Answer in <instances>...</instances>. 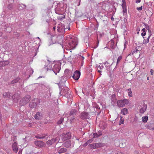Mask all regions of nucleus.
<instances>
[{
    "mask_svg": "<svg viewBox=\"0 0 154 154\" xmlns=\"http://www.w3.org/2000/svg\"><path fill=\"white\" fill-rule=\"evenodd\" d=\"M63 5L62 3L58 4L56 6L55 9V12L57 14H62L61 18L59 17L58 18L60 19H63L65 17L64 15H63L64 9L63 8Z\"/></svg>",
    "mask_w": 154,
    "mask_h": 154,
    "instance_id": "obj_1",
    "label": "nucleus"
},
{
    "mask_svg": "<svg viewBox=\"0 0 154 154\" xmlns=\"http://www.w3.org/2000/svg\"><path fill=\"white\" fill-rule=\"evenodd\" d=\"M129 101L127 99H124L118 100L117 101V105L119 107H123L125 106V105L128 104L129 103Z\"/></svg>",
    "mask_w": 154,
    "mask_h": 154,
    "instance_id": "obj_2",
    "label": "nucleus"
},
{
    "mask_svg": "<svg viewBox=\"0 0 154 154\" xmlns=\"http://www.w3.org/2000/svg\"><path fill=\"white\" fill-rule=\"evenodd\" d=\"M77 43L76 40L75 39L73 40H72L71 41L69 42L68 45L66 47V49L68 50V48H69L70 49H73L77 45ZM69 50V49H68Z\"/></svg>",
    "mask_w": 154,
    "mask_h": 154,
    "instance_id": "obj_3",
    "label": "nucleus"
},
{
    "mask_svg": "<svg viewBox=\"0 0 154 154\" xmlns=\"http://www.w3.org/2000/svg\"><path fill=\"white\" fill-rule=\"evenodd\" d=\"M61 64L60 62H58L54 65L53 70L56 75H57V73H58L60 70Z\"/></svg>",
    "mask_w": 154,
    "mask_h": 154,
    "instance_id": "obj_4",
    "label": "nucleus"
},
{
    "mask_svg": "<svg viewBox=\"0 0 154 154\" xmlns=\"http://www.w3.org/2000/svg\"><path fill=\"white\" fill-rule=\"evenodd\" d=\"M71 137L70 132L67 133L66 134H63L62 135V139L63 141H65L69 139Z\"/></svg>",
    "mask_w": 154,
    "mask_h": 154,
    "instance_id": "obj_5",
    "label": "nucleus"
},
{
    "mask_svg": "<svg viewBox=\"0 0 154 154\" xmlns=\"http://www.w3.org/2000/svg\"><path fill=\"white\" fill-rule=\"evenodd\" d=\"M60 140V137H57L56 138H53L51 140H48L46 142V143L47 145L50 146L52 144H53L56 142Z\"/></svg>",
    "mask_w": 154,
    "mask_h": 154,
    "instance_id": "obj_6",
    "label": "nucleus"
},
{
    "mask_svg": "<svg viewBox=\"0 0 154 154\" xmlns=\"http://www.w3.org/2000/svg\"><path fill=\"white\" fill-rule=\"evenodd\" d=\"M52 62H50L49 60H48L47 63L45 65V69L47 71L53 70V68L52 67Z\"/></svg>",
    "mask_w": 154,
    "mask_h": 154,
    "instance_id": "obj_7",
    "label": "nucleus"
},
{
    "mask_svg": "<svg viewBox=\"0 0 154 154\" xmlns=\"http://www.w3.org/2000/svg\"><path fill=\"white\" fill-rule=\"evenodd\" d=\"M35 145L38 147H42L45 146V143L41 141H37L35 142Z\"/></svg>",
    "mask_w": 154,
    "mask_h": 154,
    "instance_id": "obj_8",
    "label": "nucleus"
},
{
    "mask_svg": "<svg viewBox=\"0 0 154 154\" xmlns=\"http://www.w3.org/2000/svg\"><path fill=\"white\" fill-rule=\"evenodd\" d=\"M80 75V72L79 71H76L74 72L72 77L74 79L77 80L79 79Z\"/></svg>",
    "mask_w": 154,
    "mask_h": 154,
    "instance_id": "obj_9",
    "label": "nucleus"
},
{
    "mask_svg": "<svg viewBox=\"0 0 154 154\" xmlns=\"http://www.w3.org/2000/svg\"><path fill=\"white\" fill-rule=\"evenodd\" d=\"M64 25L62 23L59 24L57 26V30L59 32H63L65 30Z\"/></svg>",
    "mask_w": 154,
    "mask_h": 154,
    "instance_id": "obj_10",
    "label": "nucleus"
},
{
    "mask_svg": "<svg viewBox=\"0 0 154 154\" xmlns=\"http://www.w3.org/2000/svg\"><path fill=\"white\" fill-rule=\"evenodd\" d=\"M146 127L149 129L154 130V124L153 123L147 124L146 125Z\"/></svg>",
    "mask_w": 154,
    "mask_h": 154,
    "instance_id": "obj_11",
    "label": "nucleus"
},
{
    "mask_svg": "<svg viewBox=\"0 0 154 154\" xmlns=\"http://www.w3.org/2000/svg\"><path fill=\"white\" fill-rule=\"evenodd\" d=\"M12 147L13 151L17 153L18 150V148L17 146V143L16 142H14V143L12 144Z\"/></svg>",
    "mask_w": 154,
    "mask_h": 154,
    "instance_id": "obj_12",
    "label": "nucleus"
},
{
    "mask_svg": "<svg viewBox=\"0 0 154 154\" xmlns=\"http://www.w3.org/2000/svg\"><path fill=\"white\" fill-rule=\"evenodd\" d=\"M101 146V144L100 143H96L90 145V147L92 149H95L100 147Z\"/></svg>",
    "mask_w": 154,
    "mask_h": 154,
    "instance_id": "obj_13",
    "label": "nucleus"
},
{
    "mask_svg": "<svg viewBox=\"0 0 154 154\" xmlns=\"http://www.w3.org/2000/svg\"><path fill=\"white\" fill-rule=\"evenodd\" d=\"M122 2L123 3L122 4V6L123 9V13L124 14L127 12V10L126 8V6L125 2V1L124 0H123Z\"/></svg>",
    "mask_w": 154,
    "mask_h": 154,
    "instance_id": "obj_14",
    "label": "nucleus"
},
{
    "mask_svg": "<svg viewBox=\"0 0 154 154\" xmlns=\"http://www.w3.org/2000/svg\"><path fill=\"white\" fill-rule=\"evenodd\" d=\"M81 117L82 119H85L89 118L88 114L87 113L84 112L81 114Z\"/></svg>",
    "mask_w": 154,
    "mask_h": 154,
    "instance_id": "obj_15",
    "label": "nucleus"
},
{
    "mask_svg": "<svg viewBox=\"0 0 154 154\" xmlns=\"http://www.w3.org/2000/svg\"><path fill=\"white\" fill-rule=\"evenodd\" d=\"M42 117V114L41 113L37 112L35 116V118L36 119L39 120Z\"/></svg>",
    "mask_w": 154,
    "mask_h": 154,
    "instance_id": "obj_16",
    "label": "nucleus"
},
{
    "mask_svg": "<svg viewBox=\"0 0 154 154\" xmlns=\"http://www.w3.org/2000/svg\"><path fill=\"white\" fill-rule=\"evenodd\" d=\"M128 112V110L127 108H124L122 109L121 110V113L123 115H127Z\"/></svg>",
    "mask_w": 154,
    "mask_h": 154,
    "instance_id": "obj_17",
    "label": "nucleus"
},
{
    "mask_svg": "<svg viewBox=\"0 0 154 154\" xmlns=\"http://www.w3.org/2000/svg\"><path fill=\"white\" fill-rule=\"evenodd\" d=\"M97 68L98 71L99 73H100L101 72V71L100 70L104 68L103 65L102 64L97 65Z\"/></svg>",
    "mask_w": 154,
    "mask_h": 154,
    "instance_id": "obj_18",
    "label": "nucleus"
},
{
    "mask_svg": "<svg viewBox=\"0 0 154 154\" xmlns=\"http://www.w3.org/2000/svg\"><path fill=\"white\" fill-rule=\"evenodd\" d=\"M147 108L146 105H144L142 107L140 110V112L141 113H143L146 111Z\"/></svg>",
    "mask_w": 154,
    "mask_h": 154,
    "instance_id": "obj_19",
    "label": "nucleus"
},
{
    "mask_svg": "<svg viewBox=\"0 0 154 154\" xmlns=\"http://www.w3.org/2000/svg\"><path fill=\"white\" fill-rule=\"evenodd\" d=\"M9 63L8 61H0V67L8 65Z\"/></svg>",
    "mask_w": 154,
    "mask_h": 154,
    "instance_id": "obj_20",
    "label": "nucleus"
},
{
    "mask_svg": "<svg viewBox=\"0 0 154 154\" xmlns=\"http://www.w3.org/2000/svg\"><path fill=\"white\" fill-rule=\"evenodd\" d=\"M69 91H64V93L65 94V96L66 97H67V98H71L72 97V96L71 95H70L69 93Z\"/></svg>",
    "mask_w": 154,
    "mask_h": 154,
    "instance_id": "obj_21",
    "label": "nucleus"
},
{
    "mask_svg": "<svg viewBox=\"0 0 154 154\" xmlns=\"http://www.w3.org/2000/svg\"><path fill=\"white\" fill-rule=\"evenodd\" d=\"M3 96L5 98H9L11 96V93L9 92L4 93L3 94Z\"/></svg>",
    "mask_w": 154,
    "mask_h": 154,
    "instance_id": "obj_22",
    "label": "nucleus"
},
{
    "mask_svg": "<svg viewBox=\"0 0 154 154\" xmlns=\"http://www.w3.org/2000/svg\"><path fill=\"white\" fill-rule=\"evenodd\" d=\"M46 136L47 135L46 134H42L38 135L37 136H35V137L37 138L43 139L45 138Z\"/></svg>",
    "mask_w": 154,
    "mask_h": 154,
    "instance_id": "obj_23",
    "label": "nucleus"
},
{
    "mask_svg": "<svg viewBox=\"0 0 154 154\" xmlns=\"http://www.w3.org/2000/svg\"><path fill=\"white\" fill-rule=\"evenodd\" d=\"M112 105H114L116 100L115 95H112Z\"/></svg>",
    "mask_w": 154,
    "mask_h": 154,
    "instance_id": "obj_24",
    "label": "nucleus"
},
{
    "mask_svg": "<svg viewBox=\"0 0 154 154\" xmlns=\"http://www.w3.org/2000/svg\"><path fill=\"white\" fill-rule=\"evenodd\" d=\"M64 146L66 147H69L71 146L70 142L69 141H66L64 143Z\"/></svg>",
    "mask_w": 154,
    "mask_h": 154,
    "instance_id": "obj_25",
    "label": "nucleus"
},
{
    "mask_svg": "<svg viewBox=\"0 0 154 154\" xmlns=\"http://www.w3.org/2000/svg\"><path fill=\"white\" fill-rule=\"evenodd\" d=\"M66 151V149L64 148H61L58 151V153L60 154Z\"/></svg>",
    "mask_w": 154,
    "mask_h": 154,
    "instance_id": "obj_26",
    "label": "nucleus"
},
{
    "mask_svg": "<svg viewBox=\"0 0 154 154\" xmlns=\"http://www.w3.org/2000/svg\"><path fill=\"white\" fill-rule=\"evenodd\" d=\"M128 95L130 97H132L133 96V94H132V92L131 91V88H129L128 89Z\"/></svg>",
    "mask_w": 154,
    "mask_h": 154,
    "instance_id": "obj_27",
    "label": "nucleus"
},
{
    "mask_svg": "<svg viewBox=\"0 0 154 154\" xmlns=\"http://www.w3.org/2000/svg\"><path fill=\"white\" fill-rule=\"evenodd\" d=\"M148 119V117L147 116H143L142 118V121L144 123H146Z\"/></svg>",
    "mask_w": 154,
    "mask_h": 154,
    "instance_id": "obj_28",
    "label": "nucleus"
},
{
    "mask_svg": "<svg viewBox=\"0 0 154 154\" xmlns=\"http://www.w3.org/2000/svg\"><path fill=\"white\" fill-rule=\"evenodd\" d=\"M92 141V140H88L85 143H84L83 145V146H86L87 145H88V144H89V143H91Z\"/></svg>",
    "mask_w": 154,
    "mask_h": 154,
    "instance_id": "obj_29",
    "label": "nucleus"
},
{
    "mask_svg": "<svg viewBox=\"0 0 154 154\" xmlns=\"http://www.w3.org/2000/svg\"><path fill=\"white\" fill-rule=\"evenodd\" d=\"M120 120L119 124L120 125L121 124H123L124 122V119L123 118V117L122 116H120Z\"/></svg>",
    "mask_w": 154,
    "mask_h": 154,
    "instance_id": "obj_30",
    "label": "nucleus"
},
{
    "mask_svg": "<svg viewBox=\"0 0 154 154\" xmlns=\"http://www.w3.org/2000/svg\"><path fill=\"white\" fill-rule=\"evenodd\" d=\"M102 134L101 133H100L99 135L97 134V133H94L93 134V137H97L99 136H100V135Z\"/></svg>",
    "mask_w": 154,
    "mask_h": 154,
    "instance_id": "obj_31",
    "label": "nucleus"
},
{
    "mask_svg": "<svg viewBox=\"0 0 154 154\" xmlns=\"http://www.w3.org/2000/svg\"><path fill=\"white\" fill-rule=\"evenodd\" d=\"M145 29L143 28L142 29V31L143 32L141 33V35L142 36H144L146 35V32H145Z\"/></svg>",
    "mask_w": 154,
    "mask_h": 154,
    "instance_id": "obj_32",
    "label": "nucleus"
},
{
    "mask_svg": "<svg viewBox=\"0 0 154 154\" xmlns=\"http://www.w3.org/2000/svg\"><path fill=\"white\" fill-rule=\"evenodd\" d=\"M52 38L51 39H50V40H49V43H48V45L49 46H50L51 45L55 43H56V42H53L52 41Z\"/></svg>",
    "mask_w": 154,
    "mask_h": 154,
    "instance_id": "obj_33",
    "label": "nucleus"
},
{
    "mask_svg": "<svg viewBox=\"0 0 154 154\" xmlns=\"http://www.w3.org/2000/svg\"><path fill=\"white\" fill-rule=\"evenodd\" d=\"M19 80V79L18 78H16L12 80L11 82V84H14L17 82Z\"/></svg>",
    "mask_w": 154,
    "mask_h": 154,
    "instance_id": "obj_34",
    "label": "nucleus"
},
{
    "mask_svg": "<svg viewBox=\"0 0 154 154\" xmlns=\"http://www.w3.org/2000/svg\"><path fill=\"white\" fill-rule=\"evenodd\" d=\"M36 105L35 103H30L29 104V106L32 108H34Z\"/></svg>",
    "mask_w": 154,
    "mask_h": 154,
    "instance_id": "obj_35",
    "label": "nucleus"
},
{
    "mask_svg": "<svg viewBox=\"0 0 154 154\" xmlns=\"http://www.w3.org/2000/svg\"><path fill=\"white\" fill-rule=\"evenodd\" d=\"M76 112V110L75 109H73L71 111L70 113V116L74 115L75 114Z\"/></svg>",
    "mask_w": 154,
    "mask_h": 154,
    "instance_id": "obj_36",
    "label": "nucleus"
},
{
    "mask_svg": "<svg viewBox=\"0 0 154 154\" xmlns=\"http://www.w3.org/2000/svg\"><path fill=\"white\" fill-rule=\"evenodd\" d=\"M146 28L148 30L149 32V36H151L152 35V32L151 30L149 29V27H146Z\"/></svg>",
    "mask_w": 154,
    "mask_h": 154,
    "instance_id": "obj_37",
    "label": "nucleus"
},
{
    "mask_svg": "<svg viewBox=\"0 0 154 154\" xmlns=\"http://www.w3.org/2000/svg\"><path fill=\"white\" fill-rule=\"evenodd\" d=\"M63 121V118H60L59 120L57 122L58 124H61Z\"/></svg>",
    "mask_w": 154,
    "mask_h": 154,
    "instance_id": "obj_38",
    "label": "nucleus"
},
{
    "mask_svg": "<svg viewBox=\"0 0 154 154\" xmlns=\"http://www.w3.org/2000/svg\"><path fill=\"white\" fill-rule=\"evenodd\" d=\"M122 59V57L121 56H119L118 59H117V63L118 64L119 63V62L120 60H121Z\"/></svg>",
    "mask_w": 154,
    "mask_h": 154,
    "instance_id": "obj_39",
    "label": "nucleus"
},
{
    "mask_svg": "<svg viewBox=\"0 0 154 154\" xmlns=\"http://www.w3.org/2000/svg\"><path fill=\"white\" fill-rule=\"evenodd\" d=\"M71 117V119H70V122L71 123H72L73 120L74 119V117L73 116V115L72 116H70Z\"/></svg>",
    "mask_w": 154,
    "mask_h": 154,
    "instance_id": "obj_40",
    "label": "nucleus"
},
{
    "mask_svg": "<svg viewBox=\"0 0 154 154\" xmlns=\"http://www.w3.org/2000/svg\"><path fill=\"white\" fill-rule=\"evenodd\" d=\"M138 51V50L137 49H135L134 50L132 51L131 53L132 54H133L135 53H137V51Z\"/></svg>",
    "mask_w": 154,
    "mask_h": 154,
    "instance_id": "obj_41",
    "label": "nucleus"
},
{
    "mask_svg": "<svg viewBox=\"0 0 154 154\" xmlns=\"http://www.w3.org/2000/svg\"><path fill=\"white\" fill-rule=\"evenodd\" d=\"M148 42V40H147L146 39H144L143 40V44H146V43H147Z\"/></svg>",
    "mask_w": 154,
    "mask_h": 154,
    "instance_id": "obj_42",
    "label": "nucleus"
},
{
    "mask_svg": "<svg viewBox=\"0 0 154 154\" xmlns=\"http://www.w3.org/2000/svg\"><path fill=\"white\" fill-rule=\"evenodd\" d=\"M94 107L95 108L97 109H100L99 106L97 104H96L95 105V106Z\"/></svg>",
    "mask_w": 154,
    "mask_h": 154,
    "instance_id": "obj_43",
    "label": "nucleus"
},
{
    "mask_svg": "<svg viewBox=\"0 0 154 154\" xmlns=\"http://www.w3.org/2000/svg\"><path fill=\"white\" fill-rule=\"evenodd\" d=\"M142 9V6H141L140 7L137 8V9L138 11L141 10Z\"/></svg>",
    "mask_w": 154,
    "mask_h": 154,
    "instance_id": "obj_44",
    "label": "nucleus"
},
{
    "mask_svg": "<svg viewBox=\"0 0 154 154\" xmlns=\"http://www.w3.org/2000/svg\"><path fill=\"white\" fill-rule=\"evenodd\" d=\"M154 71L152 69H151L150 70V72L151 73V75H152L153 74Z\"/></svg>",
    "mask_w": 154,
    "mask_h": 154,
    "instance_id": "obj_45",
    "label": "nucleus"
},
{
    "mask_svg": "<svg viewBox=\"0 0 154 154\" xmlns=\"http://www.w3.org/2000/svg\"><path fill=\"white\" fill-rule=\"evenodd\" d=\"M61 79H63V82H65L66 81V78H65V79H64V78H63V77H61Z\"/></svg>",
    "mask_w": 154,
    "mask_h": 154,
    "instance_id": "obj_46",
    "label": "nucleus"
},
{
    "mask_svg": "<svg viewBox=\"0 0 154 154\" xmlns=\"http://www.w3.org/2000/svg\"><path fill=\"white\" fill-rule=\"evenodd\" d=\"M140 2V0H137L136 1V3H139Z\"/></svg>",
    "mask_w": 154,
    "mask_h": 154,
    "instance_id": "obj_47",
    "label": "nucleus"
},
{
    "mask_svg": "<svg viewBox=\"0 0 154 154\" xmlns=\"http://www.w3.org/2000/svg\"><path fill=\"white\" fill-rule=\"evenodd\" d=\"M151 36H149L148 38H147V40H148V42H149V39L150 38V37Z\"/></svg>",
    "mask_w": 154,
    "mask_h": 154,
    "instance_id": "obj_48",
    "label": "nucleus"
},
{
    "mask_svg": "<svg viewBox=\"0 0 154 154\" xmlns=\"http://www.w3.org/2000/svg\"><path fill=\"white\" fill-rule=\"evenodd\" d=\"M2 35V32H0V37Z\"/></svg>",
    "mask_w": 154,
    "mask_h": 154,
    "instance_id": "obj_49",
    "label": "nucleus"
},
{
    "mask_svg": "<svg viewBox=\"0 0 154 154\" xmlns=\"http://www.w3.org/2000/svg\"><path fill=\"white\" fill-rule=\"evenodd\" d=\"M108 63L107 62H106L105 63H104V64L105 65H106V64H108Z\"/></svg>",
    "mask_w": 154,
    "mask_h": 154,
    "instance_id": "obj_50",
    "label": "nucleus"
},
{
    "mask_svg": "<svg viewBox=\"0 0 154 154\" xmlns=\"http://www.w3.org/2000/svg\"><path fill=\"white\" fill-rule=\"evenodd\" d=\"M98 45H97L96 47H94V48H96L97 47V46H98Z\"/></svg>",
    "mask_w": 154,
    "mask_h": 154,
    "instance_id": "obj_51",
    "label": "nucleus"
},
{
    "mask_svg": "<svg viewBox=\"0 0 154 154\" xmlns=\"http://www.w3.org/2000/svg\"><path fill=\"white\" fill-rule=\"evenodd\" d=\"M111 20H114V18H113V17H112L111 18Z\"/></svg>",
    "mask_w": 154,
    "mask_h": 154,
    "instance_id": "obj_52",
    "label": "nucleus"
},
{
    "mask_svg": "<svg viewBox=\"0 0 154 154\" xmlns=\"http://www.w3.org/2000/svg\"><path fill=\"white\" fill-rule=\"evenodd\" d=\"M53 29H54V30H55V26L53 27Z\"/></svg>",
    "mask_w": 154,
    "mask_h": 154,
    "instance_id": "obj_53",
    "label": "nucleus"
},
{
    "mask_svg": "<svg viewBox=\"0 0 154 154\" xmlns=\"http://www.w3.org/2000/svg\"><path fill=\"white\" fill-rule=\"evenodd\" d=\"M15 96H13V97H12V98L13 99H15Z\"/></svg>",
    "mask_w": 154,
    "mask_h": 154,
    "instance_id": "obj_54",
    "label": "nucleus"
},
{
    "mask_svg": "<svg viewBox=\"0 0 154 154\" xmlns=\"http://www.w3.org/2000/svg\"><path fill=\"white\" fill-rule=\"evenodd\" d=\"M37 38H38V39H39V40H40V41H41V40L40 39V38H39V37H38Z\"/></svg>",
    "mask_w": 154,
    "mask_h": 154,
    "instance_id": "obj_55",
    "label": "nucleus"
},
{
    "mask_svg": "<svg viewBox=\"0 0 154 154\" xmlns=\"http://www.w3.org/2000/svg\"><path fill=\"white\" fill-rule=\"evenodd\" d=\"M140 29H139V28H138V29H137V30H138V31H140Z\"/></svg>",
    "mask_w": 154,
    "mask_h": 154,
    "instance_id": "obj_56",
    "label": "nucleus"
},
{
    "mask_svg": "<svg viewBox=\"0 0 154 154\" xmlns=\"http://www.w3.org/2000/svg\"><path fill=\"white\" fill-rule=\"evenodd\" d=\"M68 30H70V27L69 28Z\"/></svg>",
    "mask_w": 154,
    "mask_h": 154,
    "instance_id": "obj_57",
    "label": "nucleus"
},
{
    "mask_svg": "<svg viewBox=\"0 0 154 154\" xmlns=\"http://www.w3.org/2000/svg\"><path fill=\"white\" fill-rule=\"evenodd\" d=\"M26 102H24V103H23V105L24 104H26Z\"/></svg>",
    "mask_w": 154,
    "mask_h": 154,
    "instance_id": "obj_58",
    "label": "nucleus"
},
{
    "mask_svg": "<svg viewBox=\"0 0 154 154\" xmlns=\"http://www.w3.org/2000/svg\"><path fill=\"white\" fill-rule=\"evenodd\" d=\"M148 79H149V78H148H148H147V80H148Z\"/></svg>",
    "mask_w": 154,
    "mask_h": 154,
    "instance_id": "obj_59",
    "label": "nucleus"
},
{
    "mask_svg": "<svg viewBox=\"0 0 154 154\" xmlns=\"http://www.w3.org/2000/svg\"><path fill=\"white\" fill-rule=\"evenodd\" d=\"M28 100H27V101H28Z\"/></svg>",
    "mask_w": 154,
    "mask_h": 154,
    "instance_id": "obj_60",
    "label": "nucleus"
},
{
    "mask_svg": "<svg viewBox=\"0 0 154 154\" xmlns=\"http://www.w3.org/2000/svg\"><path fill=\"white\" fill-rule=\"evenodd\" d=\"M137 33L138 34L139 33V32H137Z\"/></svg>",
    "mask_w": 154,
    "mask_h": 154,
    "instance_id": "obj_61",
    "label": "nucleus"
},
{
    "mask_svg": "<svg viewBox=\"0 0 154 154\" xmlns=\"http://www.w3.org/2000/svg\"><path fill=\"white\" fill-rule=\"evenodd\" d=\"M83 57V59L84 58V57Z\"/></svg>",
    "mask_w": 154,
    "mask_h": 154,
    "instance_id": "obj_62",
    "label": "nucleus"
},
{
    "mask_svg": "<svg viewBox=\"0 0 154 154\" xmlns=\"http://www.w3.org/2000/svg\"><path fill=\"white\" fill-rule=\"evenodd\" d=\"M119 154H122V153H120Z\"/></svg>",
    "mask_w": 154,
    "mask_h": 154,
    "instance_id": "obj_63",
    "label": "nucleus"
}]
</instances>
